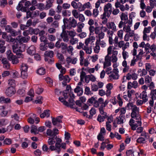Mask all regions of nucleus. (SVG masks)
<instances>
[{
    "label": "nucleus",
    "instance_id": "nucleus-1",
    "mask_svg": "<svg viewBox=\"0 0 156 156\" xmlns=\"http://www.w3.org/2000/svg\"><path fill=\"white\" fill-rule=\"evenodd\" d=\"M127 106L129 108L131 109L132 112L131 114V118L129 123L132 130H135L136 128L141 126L142 124L141 118L138 108L132 103H129Z\"/></svg>",
    "mask_w": 156,
    "mask_h": 156
},
{
    "label": "nucleus",
    "instance_id": "nucleus-2",
    "mask_svg": "<svg viewBox=\"0 0 156 156\" xmlns=\"http://www.w3.org/2000/svg\"><path fill=\"white\" fill-rule=\"evenodd\" d=\"M112 46H110L107 49V54L105 57L104 60L103 59H99V61L100 63L103 64V68L110 66L111 65V61L110 59L109 55L112 53Z\"/></svg>",
    "mask_w": 156,
    "mask_h": 156
},
{
    "label": "nucleus",
    "instance_id": "nucleus-3",
    "mask_svg": "<svg viewBox=\"0 0 156 156\" xmlns=\"http://www.w3.org/2000/svg\"><path fill=\"white\" fill-rule=\"evenodd\" d=\"M25 45L23 43L14 44L12 46L13 52L16 55H21L22 52L25 50Z\"/></svg>",
    "mask_w": 156,
    "mask_h": 156
},
{
    "label": "nucleus",
    "instance_id": "nucleus-4",
    "mask_svg": "<svg viewBox=\"0 0 156 156\" xmlns=\"http://www.w3.org/2000/svg\"><path fill=\"white\" fill-rule=\"evenodd\" d=\"M149 137L150 136L148 133L143 132L140 134V136L137 139L136 141L138 144H144L147 142L146 139H148Z\"/></svg>",
    "mask_w": 156,
    "mask_h": 156
},
{
    "label": "nucleus",
    "instance_id": "nucleus-5",
    "mask_svg": "<svg viewBox=\"0 0 156 156\" xmlns=\"http://www.w3.org/2000/svg\"><path fill=\"white\" fill-rule=\"evenodd\" d=\"M105 36V34L103 32H101V34L98 35H96L97 39L96 42L97 44L99 46H100L101 47L103 48L105 47L106 45V44L105 41L103 40H101V39L104 38Z\"/></svg>",
    "mask_w": 156,
    "mask_h": 156
},
{
    "label": "nucleus",
    "instance_id": "nucleus-6",
    "mask_svg": "<svg viewBox=\"0 0 156 156\" xmlns=\"http://www.w3.org/2000/svg\"><path fill=\"white\" fill-rule=\"evenodd\" d=\"M84 52L82 50L80 51V64L81 66H84L85 67L87 66L90 63L89 62L88 59L87 58L84 59Z\"/></svg>",
    "mask_w": 156,
    "mask_h": 156
},
{
    "label": "nucleus",
    "instance_id": "nucleus-7",
    "mask_svg": "<svg viewBox=\"0 0 156 156\" xmlns=\"http://www.w3.org/2000/svg\"><path fill=\"white\" fill-rule=\"evenodd\" d=\"M65 99H66L61 97H59L58 98L59 101L62 103L64 105L67 107H69L71 108L75 109L77 111L81 112V109L78 108V107L76 106V105L74 104H69V103L65 100Z\"/></svg>",
    "mask_w": 156,
    "mask_h": 156
},
{
    "label": "nucleus",
    "instance_id": "nucleus-8",
    "mask_svg": "<svg viewBox=\"0 0 156 156\" xmlns=\"http://www.w3.org/2000/svg\"><path fill=\"white\" fill-rule=\"evenodd\" d=\"M66 27L70 29L72 27L75 28L77 26V21L73 17H70L66 21Z\"/></svg>",
    "mask_w": 156,
    "mask_h": 156
},
{
    "label": "nucleus",
    "instance_id": "nucleus-9",
    "mask_svg": "<svg viewBox=\"0 0 156 156\" xmlns=\"http://www.w3.org/2000/svg\"><path fill=\"white\" fill-rule=\"evenodd\" d=\"M62 118L63 116L61 115L57 117L56 118H52V122L53 124L59 129L61 128L62 126L60 123H62Z\"/></svg>",
    "mask_w": 156,
    "mask_h": 156
},
{
    "label": "nucleus",
    "instance_id": "nucleus-10",
    "mask_svg": "<svg viewBox=\"0 0 156 156\" xmlns=\"http://www.w3.org/2000/svg\"><path fill=\"white\" fill-rule=\"evenodd\" d=\"M89 30L90 35L93 34L94 31L96 35L101 34V32H103L101 31V29L99 27H94V26H90L89 27Z\"/></svg>",
    "mask_w": 156,
    "mask_h": 156
},
{
    "label": "nucleus",
    "instance_id": "nucleus-11",
    "mask_svg": "<svg viewBox=\"0 0 156 156\" xmlns=\"http://www.w3.org/2000/svg\"><path fill=\"white\" fill-rule=\"evenodd\" d=\"M118 73L119 71L118 69H114L113 72L109 75V79L111 80L118 79L119 76Z\"/></svg>",
    "mask_w": 156,
    "mask_h": 156
},
{
    "label": "nucleus",
    "instance_id": "nucleus-12",
    "mask_svg": "<svg viewBox=\"0 0 156 156\" xmlns=\"http://www.w3.org/2000/svg\"><path fill=\"white\" fill-rule=\"evenodd\" d=\"M59 79L60 81L63 80L62 84L64 86L67 85V83H69L70 80V79L68 75L64 76L62 74H59Z\"/></svg>",
    "mask_w": 156,
    "mask_h": 156
},
{
    "label": "nucleus",
    "instance_id": "nucleus-13",
    "mask_svg": "<svg viewBox=\"0 0 156 156\" xmlns=\"http://www.w3.org/2000/svg\"><path fill=\"white\" fill-rule=\"evenodd\" d=\"M16 92V90L14 87H9L6 90L5 93L6 95L9 97H11L14 95Z\"/></svg>",
    "mask_w": 156,
    "mask_h": 156
},
{
    "label": "nucleus",
    "instance_id": "nucleus-14",
    "mask_svg": "<svg viewBox=\"0 0 156 156\" xmlns=\"http://www.w3.org/2000/svg\"><path fill=\"white\" fill-rule=\"evenodd\" d=\"M150 95L151 97L149 100V103L150 106L152 107L154 105V100H156V89L151 90Z\"/></svg>",
    "mask_w": 156,
    "mask_h": 156
},
{
    "label": "nucleus",
    "instance_id": "nucleus-15",
    "mask_svg": "<svg viewBox=\"0 0 156 156\" xmlns=\"http://www.w3.org/2000/svg\"><path fill=\"white\" fill-rule=\"evenodd\" d=\"M112 55L110 56L109 55L110 59L112 62H117L118 61L117 55L118 54V51L116 50H112Z\"/></svg>",
    "mask_w": 156,
    "mask_h": 156
},
{
    "label": "nucleus",
    "instance_id": "nucleus-16",
    "mask_svg": "<svg viewBox=\"0 0 156 156\" xmlns=\"http://www.w3.org/2000/svg\"><path fill=\"white\" fill-rule=\"evenodd\" d=\"M114 32L110 30H108L107 31V36L108 37V41L110 45H112L113 43V37L114 35Z\"/></svg>",
    "mask_w": 156,
    "mask_h": 156
},
{
    "label": "nucleus",
    "instance_id": "nucleus-17",
    "mask_svg": "<svg viewBox=\"0 0 156 156\" xmlns=\"http://www.w3.org/2000/svg\"><path fill=\"white\" fill-rule=\"evenodd\" d=\"M110 14L104 11L103 14L101 15V18L103 20L102 21V23L103 24H106L107 22V19L106 18V17H109L110 16Z\"/></svg>",
    "mask_w": 156,
    "mask_h": 156
},
{
    "label": "nucleus",
    "instance_id": "nucleus-18",
    "mask_svg": "<svg viewBox=\"0 0 156 156\" xmlns=\"http://www.w3.org/2000/svg\"><path fill=\"white\" fill-rule=\"evenodd\" d=\"M125 47L122 48V55L124 60L126 59L129 57V54L128 52L125 51V50L128 48V45L126 44Z\"/></svg>",
    "mask_w": 156,
    "mask_h": 156
},
{
    "label": "nucleus",
    "instance_id": "nucleus-19",
    "mask_svg": "<svg viewBox=\"0 0 156 156\" xmlns=\"http://www.w3.org/2000/svg\"><path fill=\"white\" fill-rule=\"evenodd\" d=\"M126 79L128 80H130L131 79L133 80H135L138 78L137 74L135 73H129L126 74Z\"/></svg>",
    "mask_w": 156,
    "mask_h": 156
},
{
    "label": "nucleus",
    "instance_id": "nucleus-20",
    "mask_svg": "<svg viewBox=\"0 0 156 156\" xmlns=\"http://www.w3.org/2000/svg\"><path fill=\"white\" fill-rule=\"evenodd\" d=\"M138 87V83L136 81H133L132 83L129 82L128 83L127 88L128 89H131L132 88H136Z\"/></svg>",
    "mask_w": 156,
    "mask_h": 156
},
{
    "label": "nucleus",
    "instance_id": "nucleus-21",
    "mask_svg": "<svg viewBox=\"0 0 156 156\" xmlns=\"http://www.w3.org/2000/svg\"><path fill=\"white\" fill-rule=\"evenodd\" d=\"M77 61L78 59L76 57L71 58L70 57H68L66 58V62L68 64L71 63L74 65L77 63Z\"/></svg>",
    "mask_w": 156,
    "mask_h": 156
},
{
    "label": "nucleus",
    "instance_id": "nucleus-22",
    "mask_svg": "<svg viewBox=\"0 0 156 156\" xmlns=\"http://www.w3.org/2000/svg\"><path fill=\"white\" fill-rule=\"evenodd\" d=\"M104 12L110 14L112 12V5L109 3H108L104 6Z\"/></svg>",
    "mask_w": 156,
    "mask_h": 156
},
{
    "label": "nucleus",
    "instance_id": "nucleus-23",
    "mask_svg": "<svg viewBox=\"0 0 156 156\" xmlns=\"http://www.w3.org/2000/svg\"><path fill=\"white\" fill-rule=\"evenodd\" d=\"M26 30L28 31L29 34L31 35L33 34L37 35L39 32V30L38 28L33 29L32 27H30L28 30Z\"/></svg>",
    "mask_w": 156,
    "mask_h": 156
},
{
    "label": "nucleus",
    "instance_id": "nucleus-24",
    "mask_svg": "<svg viewBox=\"0 0 156 156\" xmlns=\"http://www.w3.org/2000/svg\"><path fill=\"white\" fill-rule=\"evenodd\" d=\"M94 39L93 38V37H90L87 38L85 41V46H89L90 45L92 46V45L94 44Z\"/></svg>",
    "mask_w": 156,
    "mask_h": 156
},
{
    "label": "nucleus",
    "instance_id": "nucleus-25",
    "mask_svg": "<svg viewBox=\"0 0 156 156\" xmlns=\"http://www.w3.org/2000/svg\"><path fill=\"white\" fill-rule=\"evenodd\" d=\"M107 27L108 29H111L113 31H116V27L114 23L113 22H108L106 23Z\"/></svg>",
    "mask_w": 156,
    "mask_h": 156
},
{
    "label": "nucleus",
    "instance_id": "nucleus-26",
    "mask_svg": "<svg viewBox=\"0 0 156 156\" xmlns=\"http://www.w3.org/2000/svg\"><path fill=\"white\" fill-rule=\"evenodd\" d=\"M20 36H18L16 38L12 37L10 35L9 36V37L8 38L7 41L9 42H12L14 43V44H17L19 43V39Z\"/></svg>",
    "mask_w": 156,
    "mask_h": 156
},
{
    "label": "nucleus",
    "instance_id": "nucleus-27",
    "mask_svg": "<svg viewBox=\"0 0 156 156\" xmlns=\"http://www.w3.org/2000/svg\"><path fill=\"white\" fill-rule=\"evenodd\" d=\"M30 36L26 37L24 36L20 38L19 39V43H22V42L24 43H27L30 40Z\"/></svg>",
    "mask_w": 156,
    "mask_h": 156
},
{
    "label": "nucleus",
    "instance_id": "nucleus-28",
    "mask_svg": "<svg viewBox=\"0 0 156 156\" xmlns=\"http://www.w3.org/2000/svg\"><path fill=\"white\" fill-rule=\"evenodd\" d=\"M27 51L29 54L33 55L35 53V48L33 45L31 46L28 48Z\"/></svg>",
    "mask_w": 156,
    "mask_h": 156
},
{
    "label": "nucleus",
    "instance_id": "nucleus-29",
    "mask_svg": "<svg viewBox=\"0 0 156 156\" xmlns=\"http://www.w3.org/2000/svg\"><path fill=\"white\" fill-rule=\"evenodd\" d=\"M126 44L128 45V48H129V42H126L125 43L124 41H121L118 42L116 45H117V47L118 46L120 48H122V50L123 47H125Z\"/></svg>",
    "mask_w": 156,
    "mask_h": 156
},
{
    "label": "nucleus",
    "instance_id": "nucleus-30",
    "mask_svg": "<svg viewBox=\"0 0 156 156\" xmlns=\"http://www.w3.org/2000/svg\"><path fill=\"white\" fill-rule=\"evenodd\" d=\"M60 37L63 39V41L66 42H67L69 40V37L66 32H62L60 34Z\"/></svg>",
    "mask_w": 156,
    "mask_h": 156
},
{
    "label": "nucleus",
    "instance_id": "nucleus-31",
    "mask_svg": "<svg viewBox=\"0 0 156 156\" xmlns=\"http://www.w3.org/2000/svg\"><path fill=\"white\" fill-rule=\"evenodd\" d=\"M50 113L49 110H45L40 115V117L41 118H44L48 117L50 116Z\"/></svg>",
    "mask_w": 156,
    "mask_h": 156
},
{
    "label": "nucleus",
    "instance_id": "nucleus-32",
    "mask_svg": "<svg viewBox=\"0 0 156 156\" xmlns=\"http://www.w3.org/2000/svg\"><path fill=\"white\" fill-rule=\"evenodd\" d=\"M140 98L143 99L144 102H147V93L146 91H143L140 95Z\"/></svg>",
    "mask_w": 156,
    "mask_h": 156
},
{
    "label": "nucleus",
    "instance_id": "nucleus-33",
    "mask_svg": "<svg viewBox=\"0 0 156 156\" xmlns=\"http://www.w3.org/2000/svg\"><path fill=\"white\" fill-rule=\"evenodd\" d=\"M92 46L90 45L89 46L84 45L83 49L85 51L87 54H90L92 53Z\"/></svg>",
    "mask_w": 156,
    "mask_h": 156
},
{
    "label": "nucleus",
    "instance_id": "nucleus-34",
    "mask_svg": "<svg viewBox=\"0 0 156 156\" xmlns=\"http://www.w3.org/2000/svg\"><path fill=\"white\" fill-rule=\"evenodd\" d=\"M21 2H20L18 5L17 6L16 9L18 11H21L23 12H25L27 11L26 7H23L21 4Z\"/></svg>",
    "mask_w": 156,
    "mask_h": 156
},
{
    "label": "nucleus",
    "instance_id": "nucleus-35",
    "mask_svg": "<svg viewBox=\"0 0 156 156\" xmlns=\"http://www.w3.org/2000/svg\"><path fill=\"white\" fill-rule=\"evenodd\" d=\"M6 54L8 59L10 61L12 60L16 56L13 55L10 50H8L6 52Z\"/></svg>",
    "mask_w": 156,
    "mask_h": 156
},
{
    "label": "nucleus",
    "instance_id": "nucleus-36",
    "mask_svg": "<svg viewBox=\"0 0 156 156\" xmlns=\"http://www.w3.org/2000/svg\"><path fill=\"white\" fill-rule=\"evenodd\" d=\"M125 119V116H119L116 118L117 122L118 124H122L124 122V120Z\"/></svg>",
    "mask_w": 156,
    "mask_h": 156
},
{
    "label": "nucleus",
    "instance_id": "nucleus-37",
    "mask_svg": "<svg viewBox=\"0 0 156 156\" xmlns=\"http://www.w3.org/2000/svg\"><path fill=\"white\" fill-rule=\"evenodd\" d=\"M69 95L70 96V98L69 99V104H75L74 101L73 99L75 98L73 92H70L69 94Z\"/></svg>",
    "mask_w": 156,
    "mask_h": 156
},
{
    "label": "nucleus",
    "instance_id": "nucleus-38",
    "mask_svg": "<svg viewBox=\"0 0 156 156\" xmlns=\"http://www.w3.org/2000/svg\"><path fill=\"white\" fill-rule=\"evenodd\" d=\"M74 92L75 93H77L78 95H80L83 94V90L80 87L77 86L74 89Z\"/></svg>",
    "mask_w": 156,
    "mask_h": 156
},
{
    "label": "nucleus",
    "instance_id": "nucleus-39",
    "mask_svg": "<svg viewBox=\"0 0 156 156\" xmlns=\"http://www.w3.org/2000/svg\"><path fill=\"white\" fill-rule=\"evenodd\" d=\"M120 18L122 21H124L125 24L127 23V21L128 20L127 15L124 13H122L120 16Z\"/></svg>",
    "mask_w": 156,
    "mask_h": 156
},
{
    "label": "nucleus",
    "instance_id": "nucleus-40",
    "mask_svg": "<svg viewBox=\"0 0 156 156\" xmlns=\"http://www.w3.org/2000/svg\"><path fill=\"white\" fill-rule=\"evenodd\" d=\"M44 55L47 57H49L50 58H52L54 55V52L53 51H46L45 52Z\"/></svg>",
    "mask_w": 156,
    "mask_h": 156
},
{
    "label": "nucleus",
    "instance_id": "nucleus-41",
    "mask_svg": "<svg viewBox=\"0 0 156 156\" xmlns=\"http://www.w3.org/2000/svg\"><path fill=\"white\" fill-rule=\"evenodd\" d=\"M99 111L101 115L103 117L107 118L108 115L106 112L104 111V108L102 107H100Z\"/></svg>",
    "mask_w": 156,
    "mask_h": 156
},
{
    "label": "nucleus",
    "instance_id": "nucleus-42",
    "mask_svg": "<svg viewBox=\"0 0 156 156\" xmlns=\"http://www.w3.org/2000/svg\"><path fill=\"white\" fill-rule=\"evenodd\" d=\"M45 73V69L43 67H40L37 71V73L40 75H43Z\"/></svg>",
    "mask_w": 156,
    "mask_h": 156
},
{
    "label": "nucleus",
    "instance_id": "nucleus-43",
    "mask_svg": "<svg viewBox=\"0 0 156 156\" xmlns=\"http://www.w3.org/2000/svg\"><path fill=\"white\" fill-rule=\"evenodd\" d=\"M28 68V66L25 63H22L20 69L21 71H27Z\"/></svg>",
    "mask_w": 156,
    "mask_h": 156
},
{
    "label": "nucleus",
    "instance_id": "nucleus-44",
    "mask_svg": "<svg viewBox=\"0 0 156 156\" xmlns=\"http://www.w3.org/2000/svg\"><path fill=\"white\" fill-rule=\"evenodd\" d=\"M43 97L41 96H39L37 98L35 102L36 104H41L43 102Z\"/></svg>",
    "mask_w": 156,
    "mask_h": 156
},
{
    "label": "nucleus",
    "instance_id": "nucleus-45",
    "mask_svg": "<svg viewBox=\"0 0 156 156\" xmlns=\"http://www.w3.org/2000/svg\"><path fill=\"white\" fill-rule=\"evenodd\" d=\"M20 32V30L17 31L15 30L12 29L9 33H10L11 36L13 37H15L18 35L19 34Z\"/></svg>",
    "mask_w": 156,
    "mask_h": 156
},
{
    "label": "nucleus",
    "instance_id": "nucleus-46",
    "mask_svg": "<svg viewBox=\"0 0 156 156\" xmlns=\"http://www.w3.org/2000/svg\"><path fill=\"white\" fill-rule=\"evenodd\" d=\"M68 34L71 38L74 37L77 34L76 32L74 30L68 31Z\"/></svg>",
    "mask_w": 156,
    "mask_h": 156
},
{
    "label": "nucleus",
    "instance_id": "nucleus-47",
    "mask_svg": "<svg viewBox=\"0 0 156 156\" xmlns=\"http://www.w3.org/2000/svg\"><path fill=\"white\" fill-rule=\"evenodd\" d=\"M31 132L32 133H34L35 134L38 133V129L36 126L33 125L31 128Z\"/></svg>",
    "mask_w": 156,
    "mask_h": 156
},
{
    "label": "nucleus",
    "instance_id": "nucleus-48",
    "mask_svg": "<svg viewBox=\"0 0 156 156\" xmlns=\"http://www.w3.org/2000/svg\"><path fill=\"white\" fill-rule=\"evenodd\" d=\"M17 93L20 96L23 97L25 95V91L24 89H20L18 90Z\"/></svg>",
    "mask_w": 156,
    "mask_h": 156
},
{
    "label": "nucleus",
    "instance_id": "nucleus-49",
    "mask_svg": "<svg viewBox=\"0 0 156 156\" xmlns=\"http://www.w3.org/2000/svg\"><path fill=\"white\" fill-rule=\"evenodd\" d=\"M48 144L49 145H53L55 143V140L54 136H52V138H49L48 140Z\"/></svg>",
    "mask_w": 156,
    "mask_h": 156
},
{
    "label": "nucleus",
    "instance_id": "nucleus-50",
    "mask_svg": "<svg viewBox=\"0 0 156 156\" xmlns=\"http://www.w3.org/2000/svg\"><path fill=\"white\" fill-rule=\"evenodd\" d=\"M72 14L74 17L76 18H78L79 17V14L78 11L76 9H74L72 11Z\"/></svg>",
    "mask_w": 156,
    "mask_h": 156
},
{
    "label": "nucleus",
    "instance_id": "nucleus-51",
    "mask_svg": "<svg viewBox=\"0 0 156 156\" xmlns=\"http://www.w3.org/2000/svg\"><path fill=\"white\" fill-rule=\"evenodd\" d=\"M12 73V77L13 78H18L20 76V73L16 70H13Z\"/></svg>",
    "mask_w": 156,
    "mask_h": 156
},
{
    "label": "nucleus",
    "instance_id": "nucleus-52",
    "mask_svg": "<svg viewBox=\"0 0 156 156\" xmlns=\"http://www.w3.org/2000/svg\"><path fill=\"white\" fill-rule=\"evenodd\" d=\"M86 76L85 72L83 71H82L80 73V81H83L84 79H85Z\"/></svg>",
    "mask_w": 156,
    "mask_h": 156
},
{
    "label": "nucleus",
    "instance_id": "nucleus-53",
    "mask_svg": "<svg viewBox=\"0 0 156 156\" xmlns=\"http://www.w3.org/2000/svg\"><path fill=\"white\" fill-rule=\"evenodd\" d=\"M77 9L80 12H83L85 10L83 5L80 2H78Z\"/></svg>",
    "mask_w": 156,
    "mask_h": 156
},
{
    "label": "nucleus",
    "instance_id": "nucleus-54",
    "mask_svg": "<svg viewBox=\"0 0 156 156\" xmlns=\"http://www.w3.org/2000/svg\"><path fill=\"white\" fill-rule=\"evenodd\" d=\"M67 20V18H64L63 19V23H64V25L62 26V32H66L65 31L66 29V27L67 25V22L66 21Z\"/></svg>",
    "mask_w": 156,
    "mask_h": 156
},
{
    "label": "nucleus",
    "instance_id": "nucleus-55",
    "mask_svg": "<svg viewBox=\"0 0 156 156\" xmlns=\"http://www.w3.org/2000/svg\"><path fill=\"white\" fill-rule=\"evenodd\" d=\"M62 15L63 16H70L71 14V12L70 11L63 10L62 12Z\"/></svg>",
    "mask_w": 156,
    "mask_h": 156
},
{
    "label": "nucleus",
    "instance_id": "nucleus-56",
    "mask_svg": "<svg viewBox=\"0 0 156 156\" xmlns=\"http://www.w3.org/2000/svg\"><path fill=\"white\" fill-rule=\"evenodd\" d=\"M55 147H56V151L59 154L61 151V144L56 143L55 144Z\"/></svg>",
    "mask_w": 156,
    "mask_h": 156
},
{
    "label": "nucleus",
    "instance_id": "nucleus-57",
    "mask_svg": "<svg viewBox=\"0 0 156 156\" xmlns=\"http://www.w3.org/2000/svg\"><path fill=\"white\" fill-rule=\"evenodd\" d=\"M78 41V39L77 38L73 37L72 38H71L69 41L71 44L74 45L77 43Z\"/></svg>",
    "mask_w": 156,
    "mask_h": 156
},
{
    "label": "nucleus",
    "instance_id": "nucleus-58",
    "mask_svg": "<svg viewBox=\"0 0 156 156\" xmlns=\"http://www.w3.org/2000/svg\"><path fill=\"white\" fill-rule=\"evenodd\" d=\"M95 46L94 48V52L96 53H98L100 50V46L97 44V43L95 42Z\"/></svg>",
    "mask_w": 156,
    "mask_h": 156
},
{
    "label": "nucleus",
    "instance_id": "nucleus-59",
    "mask_svg": "<svg viewBox=\"0 0 156 156\" xmlns=\"http://www.w3.org/2000/svg\"><path fill=\"white\" fill-rule=\"evenodd\" d=\"M12 143V140L10 138H5L3 142L4 144L5 145H10Z\"/></svg>",
    "mask_w": 156,
    "mask_h": 156
},
{
    "label": "nucleus",
    "instance_id": "nucleus-60",
    "mask_svg": "<svg viewBox=\"0 0 156 156\" xmlns=\"http://www.w3.org/2000/svg\"><path fill=\"white\" fill-rule=\"evenodd\" d=\"M151 29V27H145L143 31V34H147L149 33Z\"/></svg>",
    "mask_w": 156,
    "mask_h": 156
},
{
    "label": "nucleus",
    "instance_id": "nucleus-61",
    "mask_svg": "<svg viewBox=\"0 0 156 156\" xmlns=\"http://www.w3.org/2000/svg\"><path fill=\"white\" fill-rule=\"evenodd\" d=\"M107 118L102 116L101 115H99L97 118V120L100 122H102L104 121L105 119Z\"/></svg>",
    "mask_w": 156,
    "mask_h": 156
},
{
    "label": "nucleus",
    "instance_id": "nucleus-62",
    "mask_svg": "<svg viewBox=\"0 0 156 156\" xmlns=\"http://www.w3.org/2000/svg\"><path fill=\"white\" fill-rule=\"evenodd\" d=\"M105 72L107 74L109 75L113 71H112V68L110 66H108L105 69Z\"/></svg>",
    "mask_w": 156,
    "mask_h": 156
},
{
    "label": "nucleus",
    "instance_id": "nucleus-63",
    "mask_svg": "<svg viewBox=\"0 0 156 156\" xmlns=\"http://www.w3.org/2000/svg\"><path fill=\"white\" fill-rule=\"evenodd\" d=\"M99 11L98 9H95L93 10L92 16L94 17H96L99 14Z\"/></svg>",
    "mask_w": 156,
    "mask_h": 156
},
{
    "label": "nucleus",
    "instance_id": "nucleus-64",
    "mask_svg": "<svg viewBox=\"0 0 156 156\" xmlns=\"http://www.w3.org/2000/svg\"><path fill=\"white\" fill-rule=\"evenodd\" d=\"M152 81L151 77L149 75L146 76L145 77V81L146 83H148L151 82Z\"/></svg>",
    "mask_w": 156,
    "mask_h": 156
}]
</instances>
